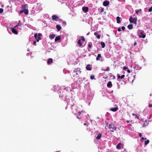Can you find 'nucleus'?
Listing matches in <instances>:
<instances>
[{
	"label": "nucleus",
	"instance_id": "1",
	"mask_svg": "<svg viewBox=\"0 0 152 152\" xmlns=\"http://www.w3.org/2000/svg\"><path fill=\"white\" fill-rule=\"evenodd\" d=\"M33 9H35L37 11H39L42 10V8L40 3H38L35 5L33 8Z\"/></svg>",
	"mask_w": 152,
	"mask_h": 152
},
{
	"label": "nucleus",
	"instance_id": "2",
	"mask_svg": "<svg viewBox=\"0 0 152 152\" xmlns=\"http://www.w3.org/2000/svg\"><path fill=\"white\" fill-rule=\"evenodd\" d=\"M108 128L112 132H114L116 129V127L113 124H110L108 126Z\"/></svg>",
	"mask_w": 152,
	"mask_h": 152
},
{
	"label": "nucleus",
	"instance_id": "3",
	"mask_svg": "<svg viewBox=\"0 0 152 152\" xmlns=\"http://www.w3.org/2000/svg\"><path fill=\"white\" fill-rule=\"evenodd\" d=\"M139 34V36L140 38H145V35L144 34V31L140 30L138 32Z\"/></svg>",
	"mask_w": 152,
	"mask_h": 152
},
{
	"label": "nucleus",
	"instance_id": "4",
	"mask_svg": "<svg viewBox=\"0 0 152 152\" xmlns=\"http://www.w3.org/2000/svg\"><path fill=\"white\" fill-rule=\"evenodd\" d=\"M52 19L53 20L58 21L59 20L58 17L56 15H54L52 16Z\"/></svg>",
	"mask_w": 152,
	"mask_h": 152
},
{
	"label": "nucleus",
	"instance_id": "5",
	"mask_svg": "<svg viewBox=\"0 0 152 152\" xmlns=\"http://www.w3.org/2000/svg\"><path fill=\"white\" fill-rule=\"evenodd\" d=\"M99 32L98 31H97L94 33V34L96 36V37L98 39H99L100 38V36L99 34Z\"/></svg>",
	"mask_w": 152,
	"mask_h": 152
},
{
	"label": "nucleus",
	"instance_id": "6",
	"mask_svg": "<svg viewBox=\"0 0 152 152\" xmlns=\"http://www.w3.org/2000/svg\"><path fill=\"white\" fill-rule=\"evenodd\" d=\"M34 37L36 39L37 42L39 41V40H41V39L39 37H37V33L34 34Z\"/></svg>",
	"mask_w": 152,
	"mask_h": 152
},
{
	"label": "nucleus",
	"instance_id": "7",
	"mask_svg": "<svg viewBox=\"0 0 152 152\" xmlns=\"http://www.w3.org/2000/svg\"><path fill=\"white\" fill-rule=\"evenodd\" d=\"M83 10L85 12H87L88 11V8L87 7H84L82 8Z\"/></svg>",
	"mask_w": 152,
	"mask_h": 152
},
{
	"label": "nucleus",
	"instance_id": "8",
	"mask_svg": "<svg viewBox=\"0 0 152 152\" xmlns=\"http://www.w3.org/2000/svg\"><path fill=\"white\" fill-rule=\"evenodd\" d=\"M90 65L89 64H88L87 65L86 67V69L87 70L90 71L91 70L92 68L90 67Z\"/></svg>",
	"mask_w": 152,
	"mask_h": 152
},
{
	"label": "nucleus",
	"instance_id": "9",
	"mask_svg": "<svg viewBox=\"0 0 152 152\" xmlns=\"http://www.w3.org/2000/svg\"><path fill=\"white\" fill-rule=\"evenodd\" d=\"M109 4V2L107 1H104L103 3V5L104 6H107Z\"/></svg>",
	"mask_w": 152,
	"mask_h": 152
},
{
	"label": "nucleus",
	"instance_id": "10",
	"mask_svg": "<svg viewBox=\"0 0 152 152\" xmlns=\"http://www.w3.org/2000/svg\"><path fill=\"white\" fill-rule=\"evenodd\" d=\"M118 109V107H116L115 108H111L110 109V110L113 112H116Z\"/></svg>",
	"mask_w": 152,
	"mask_h": 152
},
{
	"label": "nucleus",
	"instance_id": "11",
	"mask_svg": "<svg viewBox=\"0 0 152 152\" xmlns=\"http://www.w3.org/2000/svg\"><path fill=\"white\" fill-rule=\"evenodd\" d=\"M107 86L108 88H111L112 86V84L111 82H109L107 84Z\"/></svg>",
	"mask_w": 152,
	"mask_h": 152
},
{
	"label": "nucleus",
	"instance_id": "12",
	"mask_svg": "<svg viewBox=\"0 0 152 152\" xmlns=\"http://www.w3.org/2000/svg\"><path fill=\"white\" fill-rule=\"evenodd\" d=\"M13 33H14L15 34H17L18 33V32L15 28H12L11 29Z\"/></svg>",
	"mask_w": 152,
	"mask_h": 152
},
{
	"label": "nucleus",
	"instance_id": "13",
	"mask_svg": "<svg viewBox=\"0 0 152 152\" xmlns=\"http://www.w3.org/2000/svg\"><path fill=\"white\" fill-rule=\"evenodd\" d=\"M102 137V134L100 133L98 134L97 136L96 137V139L97 140L100 139Z\"/></svg>",
	"mask_w": 152,
	"mask_h": 152
},
{
	"label": "nucleus",
	"instance_id": "14",
	"mask_svg": "<svg viewBox=\"0 0 152 152\" xmlns=\"http://www.w3.org/2000/svg\"><path fill=\"white\" fill-rule=\"evenodd\" d=\"M121 18H120L119 16H118L116 17L117 22V23H121V21L120 20Z\"/></svg>",
	"mask_w": 152,
	"mask_h": 152
},
{
	"label": "nucleus",
	"instance_id": "15",
	"mask_svg": "<svg viewBox=\"0 0 152 152\" xmlns=\"http://www.w3.org/2000/svg\"><path fill=\"white\" fill-rule=\"evenodd\" d=\"M61 37L60 36H58L56 37L55 39V40L56 42L60 40L61 39Z\"/></svg>",
	"mask_w": 152,
	"mask_h": 152
},
{
	"label": "nucleus",
	"instance_id": "16",
	"mask_svg": "<svg viewBox=\"0 0 152 152\" xmlns=\"http://www.w3.org/2000/svg\"><path fill=\"white\" fill-rule=\"evenodd\" d=\"M56 28L58 31H60L61 29V27L59 25H57L56 26Z\"/></svg>",
	"mask_w": 152,
	"mask_h": 152
},
{
	"label": "nucleus",
	"instance_id": "17",
	"mask_svg": "<svg viewBox=\"0 0 152 152\" xmlns=\"http://www.w3.org/2000/svg\"><path fill=\"white\" fill-rule=\"evenodd\" d=\"M55 36L56 35L55 34H50L49 36V37L50 39H52L54 38Z\"/></svg>",
	"mask_w": 152,
	"mask_h": 152
},
{
	"label": "nucleus",
	"instance_id": "18",
	"mask_svg": "<svg viewBox=\"0 0 152 152\" xmlns=\"http://www.w3.org/2000/svg\"><path fill=\"white\" fill-rule=\"evenodd\" d=\"M52 62H53V59L51 58L49 59L47 61V63L48 64H50L51 63H52Z\"/></svg>",
	"mask_w": 152,
	"mask_h": 152
},
{
	"label": "nucleus",
	"instance_id": "19",
	"mask_svg": "<svg viewBox=\"0 0 152 152\" xmlns=\"http://www.w3.org/2000/svg\"><path fill=\"white\" fill-rule=\"evenodd\" d=\"M122 144L121 143H119L117 145L116 147L118 149H120L121 148V146Z\"/></svg>",
	"mask_w": 152,
	"mask_h": 152
},
{
	"label": "nucleus",
	"instance_id": "20",
	"mask_svg": "<svg viewBox=\"0 0 152 152\" xmlns=\"http://www.w3.org/2000/svg\"><path fill=\"white\" fill-rule=\"evenodd\" d=\"M24 12H23L26 15H28V10L27 9H24L23 10Z\"/></svg>",
	"mask_w": 152,
	"mask_h": 152
},
{
	"label": "nucleus",
	"instance_id": "21",
	"mask_svg": "<svg viewBox=\"0 0 152 152\" xmlns=\"http://www.w3.org/2000/svg\"><path fill=\"white\" fill-rule=\"evenodd\" d=\"M100 43L102 48H104L105 47V44L104 42H101Z\"/></svg>",
	"mask_w": 152,
	"mask_h": 152
},
{
	"label": "nucleus",
	"instance_id": "22",
	"mask_svg": "<svg viewBox=\"0 0 152 152\" xmlns=\"http://www.w3.org/2000/svg\"><path fill=\"white\" fill-rule=\"evenodd\" d=\"M101 57V55L100 54H98L96 58V60L97 61L99 60L100 58Z\"/></svg>",
	"mask_w": 152,
	"mask_h": 152
},
{
	"label": "nucleus",
	"instance_id": "23",
	"mask_svg": "<svg viewBox=\"0 0 152 152\" xmlns=\"http://www.w3.org/2000/svg\"><path fill=\"white\" fill-rule=\"evenodd\" d=\"M127 27L129 29H131L133 28V25L132 24H130Z\"/></svg>",
	"mask_w": 152,
	"mask_h": 152
},
{
	"label": "nucleus",
	"instance_id": "24",
	"mask_svg": "<svg viewBox=\"0 0 152 152\" xmlns=\"http://www.w3.org/2000/svg\"><path fill=\"white\" fill-rule=\"evenodd\" d=\"M81 39H79L78 41V44L80 46H82V43H81Z\"/></svg>",
	"mask_w": 152,
	"mask_h": 152
},
{
	"label": "nucleus",
	"instance_id": "25",
	"mask_svg": "<svg viewBox=\"0 0 152 152\" xmlns=\"http://www.w3.org/2000/svg\"><path fill=\"white\" fill-rule=\"evenodd\" d=\"M137 19L136 18H134L133 19V23H134V24L136 25L137 24Z\"/></svg>",
	"mask_w": 152,
	"mask_h": 152
},
{
	"label": "nucleus",
	"instance_id": "26",
	"mask_svg": "<svg viewBox=\"0 0 152 152\" xmlns=\"http://www.w3.org/2000/svg\"><path fill=\"white\" fill-rule=\"evenodd\" d=\"M133 18L132 17H131L129 19V21L130 23H133Z\"/></svg>",
	"mask_w": 152,
	"mask_h": 152
},
{
	"label": "nucleus",
	"instance_id": "27",
	"mask_svg": "<svg viewBox=\"0 0 152 152\" xmlns=\"http://www.w3.org/2000/svg\"><path fill=\"white\" fill-rule=\"evenodd\" d=\"M92 45L90 44H88V51H91V50H90V49H91V48Z\"/></svg>",
	"mask_w": 152,
	"mask_h": 152
},
{
	"label": "nucleus",
	"instance_id": "28",
	"mask_svg": "<svg viewBox=\"0 0 152 152\" xmlns=\"http://www.w3.org/2000/svg\"><path fill=\"white\" fill-rule=\"evenodd\" d=\"M124 77L125 75H121V76H120V75H118V78H121V79L123 78Z\"/></svg>",
	"mask_w": 152,
	"mask_h": 152
},
{
	"label": "nucleus",
	"instance_id": "29",
	"mask_svg": "<svg viewBox=\"0 0 152 152\" xmlns=\"http://www.w3.org/2000/svg\"><path fill=\"white\" fill-rule=\"evenodd\" d=\"M149 142L150 141L148 140H147L146 141H145V145H147L149 143Z\"/></svg>",
	"mask_w": 152,
	"mask_h": 152
},
{
	"label": "nucleus",
	"instance_id": "30",
	"mask_svg": "<svg viewBox=\"0 0 152 152\" xmlns=\"http://www.w3.org/2000/svg\"><path fill=\"white\" fill-rule=\"evenodd\" d=\"M102 70H103L104 71H110V68L109 67H107L106 69H104V70H103V69H102Z\"/></svg>",
	"mask_w": 152,
	"mask_h": 152
},
{
	"label": "nucleus",
	"instance_id": "31",
	"mask_svg": "<svg viewBox=\"0 0 152 152\" xmlns=\"http://www.w3.org/2000/svg\"><path fill=\"white\" fill-rule=\"evenodd\" d=\"M141 9H139V10H137L136 11V13L137 14H138V13L140 12H141Z\"/></svg>",
	"mask_w": 152,
	"mask_h": 152
},
{
	"label": "nucleus",
	"instance_id": "32",
	"mask_svg": "<svg viewBox=\"0 0 152 152\" xmlns=\"http://www.w3.org/2000/svg\"><path fill=\"white\" fill-rule=\"evenodd\" d=\"M81 40H82L83 41H85V39L84 37L83 36L81 37Z\"/></svg>",
	"mask_w": 152,
	"mask_h": 152
},
{
	"label": "nucleus",
	"instance_id": "33",
	"mask_svg": "<svg viewBox=\"0 0 152 152\" xmlns=\"http://www.w3.org/2000/svg\"><path fill=\"white\" fill-rule=\"evenodd\" d=\"M148 11L149 12H151L152 11V7L149 9Z\"/></svg>",
	"mask_w": 152,
	"mask_h": 152
},
{
	"label": "nucleus",
	"instance_id": "34",
	"mask_svg": "<svg viewBox=\"0 0 152 152\" xmlns=\"http://www.w3.org/2000/svg\"><path fill=\"white\" fill-rule=\"evenodd\" d=\"M3 12V9L0 8V13H2Z\"/></svg>",
	"mask_w": 152,
	"mask_h": 152
},
{
	"label": "nucleus",
	"instance_id": "35",
	"mask_svg": "<svg viewBox=\"0 0 152 152\" xmlns=\"http://www.w3.org/2000/svg\"><path fill=\"white\" fill-rule=\"evenodd\" d=\"M135 118H137L138 119H139V116H140V115H137V114H135Z\"/></svg>",
	"mask_w": 152,
	"mask_h": 152
},
{
	"label": "nucleus",
	"instance_id": "36",
	"mask_svg": "<svg viewBox=\"0 0 152 152\" xmlns=\"http://www.w3.org/2000/svg\"><path fill=\"white\" fill-rule=\"evenodd\" d=\"M94 78V75H91L90 77V78L91 79H93Z\"/></svg>",
	"mask_w": 152,
	"mask_h": 152
},
{
	"label": "nucleus",
	"instance_id": "37",
	"mask_svg": "<svg viewBox=\"0 0 152 152\" xmlns=\"http://www.w3.org/2000/svg\"><path fill=\"white\" fill-rule=\"evenodd\" d=\"M83 111H79L78 112V115H79V116L80 114H81V113L82 112H83Z\"/></svg>",
	"mask_w": 152,
	"mask_h": 152
},
{
	"label": "nucleus",
	"instance_id": "38",
	"mask_svg": "<svg viewBox=\"0 0 152 152\" xmlns=\"http://www.w3.org/2000/svg\"><path fill=\"white\" fill-rule=\"evenodd\" d=\"M141 140L142 141H143L144 140H146V138H144L143 137H141Z\"/></svg>",
	"mask_w": 152,
	"mask_h": 152
},
{
	"label": "nucleus",
	"instance_id": "39",
	"mask_svg": "<svg viewBox=\"0 0 152 152\" xmlns=\"http://www.w3.org/2000/svg\"><path fill=\"white\" fill-rule=\"evenodd\" d=\"M125 27L124 26H122V27H121V29H122L123 31H124V30H125Z\"/></svg>",
	"mask_w": 152,
	"mask_h": 152
},
{
	"label": "nucleus",
	"instance_id": "40",
	"mask_svg": "<svg viewBox=\"0 0 152 152\" xmlns=\"http://www.w3.org/2000/svg\"><path fill=\"white\" fill-rule=\"evenodd\" d=\"M128 69V67L126 66H124L123 67V69L124 70H126Z\"/></svg>",
	"mask_w": 152,
	"mask_h": 152
},
{
	"label": "nucleus",
	"instance_id": "41",
	"mask_svg": "<svg viewBox=\"0 0 152 152\" xmlns=\"http://www.w3.org/2000/svg\"><path fill=\"white\" fill-rule=\"evenodd\" d=\"M24 10H20V14H21L23 12Z\"/></svg>",
	"mask_w": 152,
	"mask_h": 152
},
{
	"label": "nucleus",
	"instance_id": "42",
	"mask_svg": "<svg viewBox=\"0 0 152 152\" xmlns=\"http://www.w3.org/2000/svg\"><path fill=\"white\" fill-rule=\"evenodd\" d=\"M36 43H37V42H36V41H34L33 42L34 45H36Z\"/></svg>",
	"mask_w": 152,
	"mask_h": 152
},
{
	"label": "nucleus",
	"instance_id": "43",
	"mask_svg": "<svg viewBox=\"0 0 152 152\" xmlns=\"http://www.w3.org/2000/svg\"><path fill=\"white\" fill-rule=\"evenodd\" d=\"M104 8H102L101 9V12H103V11H104Z\"/></svg>",
	"mask_w": 152,
	"mask_h": 152
},
{
	"label": "nucleus",
	"instance_id": "44",
	"mask_svg": "<svg viewBox=\"0 0 152 152\" xmlns=\"http://www.w3.org/2000/svg\"><path fill=\"white\" fill-rule=\"evenodd\" d=\"M148 107L150 108H151L152 107V104H150L148 106Z\"/></svg>",
	"mask_w": 152,
	"mask_h": 152
},
{
	"label": "nucleus",
	"instance_id": "45",
	"mask_svg": "<svg viewBox=\"0 0 152 152\" xmlns=\"http://www.w3.org/2000/svg\"><path fill=\"white\" fill-rule=\"evenodd\" d=\"M118 31H121V29L120 28H118Z\"/></svg>",
	"mask_w": 152,
	"mask_h": 152
},
{
	"label": "nucleus",
	"instance_id": "46",
	"mask_svg": "<svg viewBox=\"0 0 152 152\" xmlns=\"http://www.w3.org/2000/svg\"><path fill=\"white\" fill-rule=\"evenodd\" d=\"M139 136L140 137H141L142 136V134L141 133H140L139 134Z\"/></svg>",
	"mask_w": 152,
	"mask_h": 152
},
{
	"label": "nucleus",
	"instance_id": "47",
	"mask_svg": "<svg viewBox=\"0 0 152 152\" xmlns=\"http://www.w3.org/2000/svg\"><path fill=\"white\" fill-rule=\"evenodd\" d=\"M42 35V34L41 33H39L38 34V37H40Z\"/></svg>",
	"mask_w": 152,
	"mask_h": 152
},
{
	"label": "nucleus",
	"instance_id": "48",
	"mask_svg": "<svg viewBox=\"0 0 152 152\" xmlns=\"http://www.w3.org/2000/svg\"><path fill=\"white\" fill-rule=\"evenodd\" d=\"M137 42H135L134 43V46H135L137 45Z\"/></svg>",
	"mask_w": 152,
	"mask_h": 152
},
{
	"label": "nucleus",
	"instance_id": "49",
	"mask_svg": "<svg viewBox=\"0 0 152 152\" xmlns=\"http://www.w3.org/2000/svg\"><path fill=\"white\" fill-rule=\"evenodd\" d=\"M127 71L129 73L131 72V71L129 69H128L127 70Z\"/></svg>",
	"mask_w": 152,
	"mask_h": 152
},
{
	"label": "nucleus",
	"instance_id": "50",
	"mask_svg": "<svg viewBox=\"0 0 152 152\" xmlns=\"http://www.w3.org/2000/svg\"><path fill=\"white\" fill-rule=\"evenodd\" d=\"M84 125H86L87 126H88V124H86V123H85L84 124Z\"/></svg>",
	"mask_w": 152,
	"mask_h": 152
},
{
	"label": "nucleus",
	"instance_id": "51",
	"mask_svg": "<svg viewBox=\"0 0 152 152\" xmlns=\"http://www.w3.org/2000/svg\"><path fill=\"white\" fill-rule=\"evenodd\" d=\"M145 126V124L144 123L142 125V127H144Z\"/></svg>",
	"mask_w": 152,
	"mask_h": 152
},
{
	"label": "nucleus",
	"instance_id": "52",
	"mask_svg": "<svg viewBox=\"0 0 152 152\" xmlns=\"http://www.w3.org/2000/svg\"><path fill=\"white\" fill-rule=\"evenodd\" d=\"M25 6H23H23H22V7L23 8H25Z\"/></svg>",
	"mask_w": 152,
	"mask_h": 152
},
{
	"label": "nucleus",
	"instance_id": "53",
	"mask_svg": "<svg viewBox=\"0 0 152 152\" xmlns=\"http://www.w3.org/2000/svg\"><path fill=\"white\" fill-rule=\"evenodd\" d=\"M126 122L127 123H128L129 122V121L127 120L126 121Z\"/></svg>",
	"mask_w": 152,
	"mask_h": 152
},
{
	"label": "nucleus",
	"instance_id": "54",
	"mask_svg": "<svg viewBox=\"0 0 152 152\" xmlns=\"http://www.w3.org/2000/svg\"><path fill=\"white\" fill-rule=\"evenodd\" d=\"M20 26V25H17L16 26H15V27H18V26Z\"/></svg>",
	"mask_w": 152,
	"mask_h": 152
},
{
	"label": "nucleus",
	"instance_id": "55",
	"mask_svg": "<svg viewBox=\"0 0 152 152\" xmlns=\"http://www.w3.org/2000/svg\"><path fill=\"white\" fill-rule=\"evenodd\" d=\"M135 114H134V113H133L132 114V115H134H134H135Z\"/></svg>",
	"mask_w": 152,
	"mask_h": 152
},
{
	"label": "nucleus",
	"instance_id": "56",
	"mask_svg": "<svg viewBox=\"0 0 152 152\" xmlns=\"http://www.w3.org/2000/svg\"><path fill=\"white\" fill-rule=\"evenodd\" d=\"M150 96H152V94H150Z\"/></svg>",
	"mask_w": 152,
	"mask_h": 152
},
{
	"label": "nucleus",
	"instance_id": "57",
	"mask_svg": "<svg viewBox=\"0 0 152 152\" xmlns=\"http://www.w3.org/2000/svg\"><path fill=\"white\" fill-rule=\"evenodd\" d=\"M77 118L79 119H80V118L79 117H77Z\"/></svg>",
	"mask_w": 152,
	"mask_h": 152
},
{
	"label": "nucleus",
	"instance_id": "58",
	"mask_svg": "<svg viewBox=\"0 0 152 152\" xmlns=\"http://www.w3.org/2000/svg\"><path fill=\"white\" fill-rule=\"evenodd\" d=\"M88 34H89V33H88V34H87V35H88Z\"/></svg>",
	"mask_w": 152,
	"mask_h": 152
}]
</instances>
